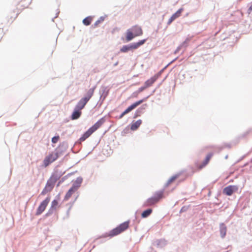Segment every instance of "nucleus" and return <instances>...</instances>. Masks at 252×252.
<instances>
[{"instance_id": "f257e3e1", "label": "nucleus", "mask_w": 252, "mask_h": 252, "mask_svg": "<svg viewBox=\"0 0 252 252\" xmlns=\"http://www.w3.org/2000/svg\"><path fill=\"white\" fill-rule=\"evenodd\" d=\"M129 221H126L105 234L104 237H112L117 236L126 231L129 227Z\"/></svg>"}, {"instance_id": "f03ea898", "label": "nucleus", "mask_w": 252, "mask_h": 252, "mask_svg": "<svg viewBox=\"0 0 252 252\" xmlns=\"http://www.w3.org/2000/svg\"><path fill=\"white\" fill-rule=\"evenodd\" d=\"M164 190H158L156 191L154 196L147 199L144 202L145 207L151 206L158 203L161 199L164 198Z\"/></svg>"}, {"instance_id": "7ed1b4c3", "label": "nucleus", "mask_w": 252, "mask_h": 252, "mask_svg": "<svg viewBox=\"0 0 252 252\" xmlns=\"http://www.w3.org/2000/svg\"><path fill=\"white\" fill-rule=\"evenodd\" d=\"M104 118H101L95 123L92 127H91L86 132H85L82 136L80 138V141H84L91 134L99 128L104 123Z\"/></svg>"}, {"instance_id": "20e7f679", "label": "nucleus", "mask_w": 252, "mask_h": 252, "mask_svg": "<svg viewBox=\"0 0 252 252\" xmlns=\"http://www.w3.org/2000/svg\"><path fill=\"white\" fill-rule=\"evenodd\" d=\"M104 118H101L95 123L92 127H91L86 132H85L82 136L80 138V141H84L91 134L99 128L104 123Z\"/></svg>"}, {"instance_id": "39448f33", "label": "nucleus", "mask_w": 252, "mask_h": 252, "mask_svg": "<svg viewBox=\"0 0 252 252\" xmlns=\"http://www.w3.org/2000/svg\"><path fill=\"white\" fill-rule=\"evenodd\" d=\"M94 92V89H90L87 92L86 95L85 97L82 98L78 102L75 106L76 109L81 110L83 109L89 101L90 98L92 97Z\"/></svg>"}, {"instance_id": "423d86ee", "label": "nucleus", "mask_w": 252, "mask_h": 252, "mask_svg": "<svg viewBox=\"0 0 252 252\" xmlns=\"http://www.w3.org/2000/svg\"><path fill=\"white\" fill-rule=\"evenodd\" d=\"M60 155L58 152H53L46 156L43 160V163L44 167H47L49 164L56 160L59 157Z\"/></svg>"}, {"instance_id": "0eeeda50", "label": "nucleus", "mask_w": 252, "mask_h": 252, "mask_svg": "<svg viewBox=\"0 0 252 252\" xmlns=\"http://www.w3.org/2000/svg\"><path fill=\"white\" fill-rule=\"evenodd\" d=\"M146 39L141 40L138 42L133 43L128 45H124L120 49V51L122 53H126L130 50L136 49L141 45L144 44L146 42Z\"/></svg>"}, {"instance_id": "6e6552de", "label": "nucleus", "mask_w": 252, "mask_h": 252, "mask_svg": "<svg viewBox=\"0 0 252 252\" xmlns=\"http://www.w3.org/2000/svg\"><path fill=\"white\" fill-rule=\"evenodd\" d=\"M80 183H79L78 184H73L72 186V187L70 188V189L68 190V191L65 194L64 197V200L67 201L68 200L70 197L72 196V195L76 192L79 188L80 187Z\"/></svg>"}, {"instance_id": "1a4fd4ad", "label": "nucleus", "mask_w": 252, "mask_h": 252, "mask_svg": "<svg viewBox=\"0 0 252 252\" xmlns=\"http://www.w3.org/2000/svg\"><path fill=\"white\" fill-rule=\"evenodd\" d=\"M50 200V197H47L39 205L38 208L37 209L36 215L38 216L40 215L46 209L49 202Z\"/></svg>"}, {"instance_id": "9d476101", "label": "nucleus", "mask_w": 252, "mask_h": 252, "mask_svg": "<svg viewBox=\"0 0 252 252\" xmlns=\"http://www.w3.org/2000/svg\"><path fill=\"white\" fill-rule=\"evenodd\" d=\"M144 100L145 99H141L131 104L122 113V114L120 116L119 118H122L124 116V115L127 114L128 113L132 111L133 109L135 108L137 106L141 104L143 102H144Z\"/></svg>"}, {"instance_id": "9b49d317", "label": "nucleus", "mask_w": 252, "mask_h": 252, "mask_svg": "<svg viewBox=\"0 0 252 252\" xmlns=\"http://www.w3.org/2000/svg\"><path fill=\"white\" fill-rule=\"evenodd\" d=\"M163 70L159 71L158 73L147 80L145 83V85L147 88L153 85V84L157 81V80L161 76Z\"/></svg>"}, {"instance_id": "f8f14e48", "label": "nucleus", "mask_w": 252, "mask_h": 252, "mask_svg": "<svg viewBox=\"0 0 252 252\" xmlns=\"http://www.w3.org/2000/svg\"><path fill=\"white\" fill-rule=\"evenodd\" d=\"M238 188L236 186H229L225 187L223 190V193L227 195H231L235 191H237Z\"/></svg>"}, {"instance_id": "ddd939ff", "label": "nucleus", "mask_w": 252, "mask_h": 252, "mask_svg": "<svg viewBox=\"0 0 252 252\" xmlns=\"http://www.w3.org/2000/svg\"><path fill=\"white\" fill-rule=\"evenodd\" d=\"M55 184L48 180L45 188L42 191L41 194L44 195L47 192L51 191L54 188Z\"/></svg>"}, {"instance_id": "4468645a", "label": "nucleus", "mask_w": 252, "mask_h": 252, "mask_svg": "<svg viewBox=\"0 0 252 252\" xmlns=\"http://www.w3.org/2000/svg\"><path fill=\"white\" fill-rule=\"evenodd\" d=\"M135 36H139L143 34L141 28L138 26H134L131 29Z\"/></svg>"}, {"instance_id": "2eb2a0df", "label": "nucleus", "mask_w": 252, "mask_h": 252, "mask_svg": "<svg viewBox=\"0 0 252 252\" xmlns=\"http://www.w3.org/2000/svg\"><path fill=\"white\" fill-rule=\"evenodd\" d=\"M212 156H213V153H209L207 155L205 160L203 161L202 163L200 165H199V169H201L203 167L205 166L208 163V162H209V161H210L211 158L212 157Z\"/></svg>"}, {"instance_id": "dca6fc26", "label": "nucleus", "mask_w": 252, "mask_h": 252, "mask_svg": "<svg viewBox=\"0 0 252 252\" xmlns=\"http://www.w3.org/2000/svg\"><path fill=\"white\" fill-rule=\"evenodd\" d=\"M81 115V111L78 109L75 108L74 111H73L71 115L72 120H76L78 119Z\"/></svg>"}, {"instance_id": "f3484780", "label": "nucleus", "mask_w": 252, "mask_h": 252, "mask_svg": "<svg viewBox=\"0 0 252 252\" xmlns=\"http://www.w3.org/2000/svg\"><path fill=\"white\" fill-rule=\"evenodd\" d=\"M142 124V121L138 120L135 122L132 123L131 125L130 129L132 130H136Z\"/></svg>"}, {"instance_id": "a211bd4d", "label": "nucleus", "mask_w": 252, "mask_h": 252, "mask_svg": "<svg viewBox=\"0 0 252 252\" xmlns=\"http://www.w3.org/2000/svg\"><path fill=\"white\" fill-rule=\"evenodd\" d=\"M126 34V39L127 41L131 40L134 37H135L130 29L127 31Z\"/></svg>"}, {"instance_id": "6ab92c4d", "label": "nucleus", "mask_w": 252, "mask_h": 252, "mask_svg": "<svg viewBox=\"0 0 252 252\" xmlns=\"http://www.w3.org/2000/svg\"><path fill=\"white\" fill-rule=\"evenodd\" d=\"M61 175H59L57 172L54 173L49 180L52 183H55L60 178Z\"/></svg>"}, {"instance_id": "aec40b11", "label": "nucleus", "mask_w": 252, "mask_h": 252, "mask_svg": "<svg viewBox=\"0 0 252 252\" xmlns=\"http://www.w3.org/2000/svg\"><path fill=\"white\" fill-rule=\"evenodd\" d=\"M220 232L222 237H224L226 233V227L224 223L220 225Z\"/></svg>"}, {"instance_id": "412c9836", "label": "nucleus", "mask_w": 252, "mask_h": 252, "mask_svg": "<svg viewBox=\"0 0 252 252\" xmlns=\"http://www.w3.org/2000/svg\"><path fill=\"white\" fill-rule=\"evenodd\" d=\"M152 209H147L143 212L141 214V217L143 218H147L152 213Z\"/></svg>"}, {"instance_id": "4be33fe9", "label": "nucleus", "mask_w": 252, "mask_h": 252, "mask_svg": "<svg viewBox=\"0 0 252 252\" xmlns=\"http://www.w3.org/2000/svg\"><path fill=\"white\" fill-rule=\"evenodd\" d=\"M179 175H175L172 177H171L167 181L166 183V187L168 186L169 185H170L172 183H173L176 179H177L179 177Z\"/></svg>"}, {"instance_id": "5701e85b", "label": "nucleus", "mask_w": 252, "mask_h": 252, "mask_svg": "<svg viewBox=\"0 0 252 252\" xmlns=\"http://www.w3.org/2000/svg\"><path fill=\"white\" fill-rule=\"evenodd\" d=\"M91 17H87L83 20V22L85 25L88 26L91 24Z\"/></svg>"}, {"instance_id": "b1692460", "label": "nucleus", "mask_w": 252, "mask_h": 252, "mask_svg": "<svg viewBox=\"0 0 252 252\" xmlns=\"http://www.w3.org/2000/svg\"><path fill=\"white\" fill-rule=\"evenodd\" d=\"M58 205V201L57 200H54L51 203V208L55 209Z\"/></svg>"}, {"instance_id": "393cba45", "label": "nucleus", "mask_w": 252, "mask_h": 252, "mask_svg": "<svg viewBox=\"0 0 252 252\" xmlns=\"http://www.w3.org/2000/svg\"><path fill=\"white\" fill-rule=\"evenodd\" d=\"M60 139L59 136H54L52 138V142L53 143H56L58 142Z\"/></svg>"}, {"instance_id": "a878e982", "label": "nucleus", "mask_w": 252, "mask_h": 252, "mask_svg": "<svg viewBox=\"0 0 252 252\" xmlns=\"http://www.w3.org/2000/svg\"><path fill=\"white\" fill-rule=\"evenodd\" d=\"M146 88H147V87H146V86L144 84V86H143V87H140L139 89V92H142L143 91H144L145 89H146Z\"/></svg>"}, {"instance_id": "bb28decb", "label": "nucleus", "mask_w": 252, "mask_h": 252, "mask_svg": "<svg viewBox=\"0 0 252 252\" xmlns=\"http://www.w3.org/2000/svg\"><path fill=\"white\" fill-rule=\"evenodd\" d=\"M141 112V110L139 109L137 110L136 111V114H135V116L134 117L135 118L137 117V116H140V114H138V113H140Z\"/></svg>"}, {"instance_id": "cd10ccee", "label": "nucleus", "mask_w": 252, "mask_h": 252, "mask_svg": "<svg viewBox=\"0 0 252 252\" xmlns=\"http://www.w3.org/2000/svg\"><path fill=\"white\" fill-rule=\"evenodd\" d=\"M248 13L249 14L252 15V5L250 6L248 10Z\"/></svg>"}, {"instance_id": "c85d7f7f", "label": "nucleus", "mask_w": 252, "mask_h": 252, "mask_svg": "<svg viewBox=\"0 0 252 252\" xmlns=\"http://www.w3.org/2000/svg\"><path fill=\"white\" fill-rule=\"evenodd\" d=\"M175 17H171L168 22V24H170L175 19Z\"/></svg>"}]
</instances>
